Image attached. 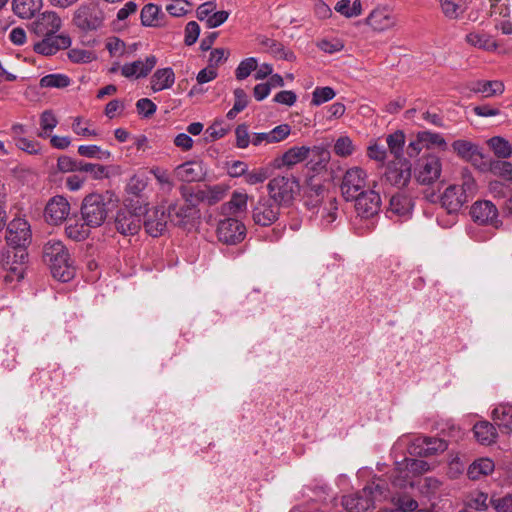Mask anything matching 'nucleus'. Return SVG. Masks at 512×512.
Segmentation results:
<instances>
[{
    "label": "nucleus",
    "mask_w": 512,
    "mask_h": 512,
    "mask_svg": "<svg viewBox=\"0 0 512 512\" xmlns=\"http://www.w3.org/2000/svg\"><path fill=\"white\" fill-rule=\"evenodd\" d=\"M118 204L119 198L112 191L91 193L83 199L82 219L93 228L100 227L107 219L108 213L117 208Z\"/></svg>",
    "instance_id": "nucleus-1"
},
{
    "label": "nucleus",
    "mask_w": 512,
    "mask_h": 512,
    "mask_svg": "<svg viewBox=\"0 0 512 512\" xmlns=\"http://www.w3.org/2000/svg\"><path fill=\"white\" fill-rule=\"evenodd\" d=\"M43 261L49 266L55 279L68 282L74 277L73 262L67 248L61 241L50 240L44 245Z\"/></svg>",
    "instance_id": "nucleus-2"
},
{
    "label": "nucleus",
    "mask_w": 512,
    "mask_h": 512,
    "mask_svg": "<svg viewBox=\"0 0 512 512\" xmlns=\"http://www.w3.org/2000/svg\"><path fill=\"white\" fill-rule=\"evenodd\" d=\"M388 494L386 482L378 478L377 481L368 484L361 491L344 496L342 505L349 512H368L374 508L376 501L386 499Z\"/></svg>",
    "instance_id": "nucleus-3"
},
{
    "label": "nucleus",
    "mask_w": 512,
    "mask_h": 512,
    "mask_svg": "<svg viewBox=\"0 0 512 512\" xmlns=\"http://www.w3.org/2000/svg\"><path fill=\"white\" fill-rule=\"evenodd\" d=\"M447 449V443L439 438L403 434L392 447L394 453L407 452L414 456H429Z\"/></svg>",
    "instance_id": "nucleus-4"
},
{
    "label": "nucleus",
    "mask_w": 512,
    "mask_h": 512,
    "mask_svg": "<svg viewBox=\"0 0 512 512\" xmlns=\"http://www.w3.org/2000/svg\"><path fill=\"white\" fill-rule=\"evenodd\" d=\"M341 193L345 200L352 201L366 190L372 189L368 181V174L365 169L354 166L346 170L340 185Z\"/></svg>",
    "instance_id": "nucleus-5"
},
{
    "label": "nucleus",
    "mask_w": 512,
    "mask_h": 512,
    "mask_svg": "<svg viewBox=\"0 0 512 512\" xmlns=\"http://www.w3.org/2000/svg\"><path fill=\"white\" fill-rule=\"evenodd\" d=\"M429 469L430 466L426 461L405 457L403 461L395 463V469L390 475L391 484L394 487L403 488L411 477L423 474Z\"/></svg>",
    "instance_id": "nucleus-6"
},
{
    "label": "nucleus",
    "mask_w": 512,
    "mask_h": 512,
    "mask_svg": "<svg viewBox=\"0 0 512 512\" xmlns=\"http://www.w3.org/2000/svg\"><path fill=\"white\" fill-rule=\"evenodd\" d=\"M310 153L317 155L321 162L326 163L329 159V153L321 146H293L288 149L281 157L274 160V167L281 169L283 167L291 168L306 160Z\"/></svg>",
    "instance_id": "nucleus-7"
},
{
    "label": "nucleus",
    "mask_w": 512,
    "mask_h": 512,
    "mask_svg": "<svg viewBox=\"0 0 512 512\" xmlns=\"http://www.w3.org/2000/svg\"><path fill=\"white\" fill-rule=\"evenodd\" d=\"M25 250H7L2 254L0 273L6 283L18 282L24 277Z\"/></svg>",
    "instance_id": "nucleus-8"
},
{
    "label": "nucleus",
    "mask_w": 512,
    "mask_h": 512,
    "mask_svg": "<svg viewBox=\"0 0 512 512\" xmlns=\"http://www.w3.org/2000/svg\"><path fill=\"white\" fill-rule=\"evenodd\" d=\"M104 18L100 4L92 0L81 4L76 9L73 22L81 30L92 31L102 26Z\"/></svg>",
    "instance_id": "nucleus-9"
},
{
    "label": "nucleus",
    "mask_w": 512,
    "mask_h": 512,
    "mask_svg": "<svg viewBox=\"0 0 512 512\" xmlns=\"http://www.w3.org/2000/svg\"><path fill=\"white\" fill-rule=\"evenodd\" d=\"M270 198L279 206L289 204L299 190V182L293 176H276L267 185Z\"/></svg>",
    "instance_id": "nucleus-10"
},
{
    "label": "nucleus",
    "mask_w": 512,
    "mask_h": 512,
    "mask_svg": "<svg viewBox=\"0 0 512 512\" xmlns=\"http://www.w3.org/2000/svg\"><path fill=\"white\" fill-rule=\"evenodd\" d=\"M365 24L376 33H384L397 27L398 18L390 5L379 4L365 18Z\"/></svg>",
    "instance_id": "nucleus-11"
},
{
    "label": "nucleus",
    "mask_w": 512,
    "mask_h": 512,
    "mask_svg": "<svg viewBox=\"0 0 512 512\" xmlns=\"http://www.w3.org/2000/svg\"><path fill=\"white\" fill-rule=\"evenodd\" d=\"M470 215L472 220L479 225L493 228H499L502 225L496 205L489 200H478L473 203Z\"/></svg>",
    "instance_id": "nucleus-12"
},
{
    "label": "nucleus",
    "mask_w": 512,
    "mask_h": 512,
    "mask_svg": "<svg viewBox=\"0 0 512 512\" xmlns=\"http://www.w3.org/2000/svg\"><path fill=\"white\" fill-rule=\"evenodd\" d=\"M6 241L12 250H25L31 242L29 223L22 218L13 219L7 226Z\"/></svg>",
    "instance_id": "nucleus-13"
},
{
    "label": "nucleus",
    "mask_w": 512,
    "mask_h": 512,
    "mask_svg": "<svg viewBox=\"0 0 512 512\" xmlns=\"http://www.w3.org/2000/svg\"><path fill=\"white\" fill-rule=\"evenodd\" d=\"M141 226V211H131L126 206L117 210L114 216V227L117 232L124 236L135 235L141 229Z\"/></svg>",
    "instance_id": "nucleus-14"
},
{
    "label": "nucleus",
    "mask_w": 512,
    "mask_h": 512,
    "mask_svg": "<svg viewBox=\"0 0 512 512\" xmlns=\"http://www.w3.org/2000/svg\"><path fill=\"white\" fill-rule=\"evenodd\" d=\"M376 182H373L372 189L361 193L357 198L352 199L355 202V210L358 216L362 218H372L378 214L381 208V197L374 190Z\"/></svg>",
    "instance_id": "nucleus-15"
},
{
    "label": "nucleus",
    "mask_w": 512,
    "mask_h": 512,
    "mask_svg": "<svg viewBox=\"0 0 512 512\" xmlns=\"http://www.w3.org/2000/svg\"><path fill=\"white\" fill-rule=\"evenodd\" d=\"M411 178V163L406 158H396L386 166L384 179L391 185L402 187Z\"/></svg>",
    "instance_id": "nucleus-16"
},
{
    "label": "nucleus",
    "mask_w": 512,
    "mask_h": 512,
    "mask_svg": "<svg viewBox=\"0 0 512 512\" xmlns=\"http://www.w3.org/2000/svg\"><path fill=\"white\" fill-rule=\"evenodd\" d=\"M279 205L271 198H260L252 210V219L256 225L267 227L279 217Z\"/></svg>",
    "instance_id": "nucleus-17"
},
{
    "label": "nucleus",
    "mask_w": 512,
    "mask_h": 512,
    "mask_svg": "<svg viewBox=\"0 0 512 512\" xmlns=\"http://www.w3.org/2000/svg\"><path fill=\"white\" fill-rule=\"evenodd\" d=\"M217 235L221 242L234 245L245 238L246 227L241 221L228 217L219 222Z\"/></svg>",
    "instance_id": "nucleus-18"
},
{
    "label": "nucleus",
    "mask_w": 512,
    "mask_h": 512,
    "mask_svg": "<svg viewBox=\"0 0 512 512\" xmlns=\"http://www.w3.org/2000/svg\"><path fill=\"white\" fill-rule=\"evenodd\" d=\"M442 164L439 157L429 155L423 157L415 170V178L418 183L429 185L434 183L441 175Z\"/></svg>",
    "instance_id": "nucleus-19"
},
{
    "label": "nucleus",
    "mask_w": 512,
    "mask_h": 512,
    "mask_svg": "<svg viewBox=\"0 0 512 512\" xmlns=\"http://www.w3.org/2000/svg\"><path fill=\"white\" fill-rule=\"evenodd\" d=\"M42 39L33 44V50L43 56H52L58 51L67 49L71 45V39L65 34H49L41 36Z\"/></svg>",
    "instance_id": "nucleus-20"
},
{
    "label": "nucleus",
    "mask_w": 512,
    "mask_h": 512,
    "mask_svg": "<svg viewBox=\"0 0 512 512\" xmlns=\"http://www.w3.org/2000/svg\"><path fill=\"white\" fill-rule=\"evenodd\" d=\"M61 26V18L53 11L42 13L30 25L31 31L37 36L55 34L60 30Z\"/></svg>",
    "instance_id": "nucleus-21"
},
{
    "label": "nucleus",
    "mask_w": 512,
    "mask_h": 512,
    "mask_svg": "<svg viewBox=\"0 0 512 512\" xmlns=\"http://www.w3.org/2000/svg\"><path fill=\"white\" fill-rule=\"evenodd\" d=\"M70 204L63 196H55L49 200L45 207L44 216L48 223L58 225L68 217Z\"/></svg>",
    "instance_id": "nucleus-22"
},
{
    "label": "nucleus",
    "mask_w": 512,
    "mask_h": 512,
    "mask_svg": "<svg viewBox=\"0 0 512 512\" xmlns=\"http://www.w3.org/2000/svg\"><path fill=\"white\" fill-rule=\"evenodd\" d=\"M412 210V199L405 194L398 193L391 197L387 213L391 219L405 221L411 217Z\"/></svg>",
    "instance_id": "nucleus-23"
},
{
    "label": "nucleus",
    "mask_w": 512,
    "mask_h": 512,
    "mask_svg": "<svg viewBox=\"0 0 512 512\" xmlns=\"http://www.w3.org/2000/svg\"><path fill=\"white\" fill-rule=\"evenodd\" d=\"M156 64L157 57L149 55L144 60H136L131 63L124 64L121 67V74L126 78H143L153 70Z\"/></svg>",
    "instance_id": "nucleus-24"
},
{
    "label": "nucleus",
    "mask_w": 512,
    "mask_h": 512,
    "mask_svg": "<svg viewBox=\"0 0 512 512\" xmlns=\"http://www.w3.org/2000/svg\"><path fill=\"white\" fill-rule=\"evenodd\" d=\"M174 174L179 181L191 183L202 180L205 171L201 162L188 161L178 165L174 170Z\"/></svg>",
    "instance_id": "nucleus-25"
},
{
    "label": "nucleus",
    "mask_w": 512,
    "mask_h": 512,
    "mask_svg": "<svg viewBox=\"0 0 512 512\" xmlns=\"http://www.w3.org/2000/svg\"><path fill=\"white\" fill-rule=\"evenodd\" d=\"M466 202H468L466 196L461 193L460 186L456 184L448 186L441 196V204L448 213L459 211Z\"/></svg>",
    "instance_id": "nucleus-26"
},
{
    "label": "nucleus",
    "mask_w": 512,
    "mask_h": 512,
    "mask_svg": "<svg viewBox=\"0 0 512 512\" xmlns=\"http://www.w3.org/2000/svg\"><path fill=\"white\" fill-rule=\"evenodd\" d=\"M167 218L165 210L162 207H157L150 213L144 221V227L146 232L152 237H158L166 229Z\"/></svg>",
    "instance_id": "nucleus-27"
},
{
    "label": "nucleus",
    "mask_w": 512,
    "mask_h": 512,
    "mask_svg": "<svg viewBox=\"0 0 512 512\" xmlns=\"http://www.w3.org/2000/svg\"><path fill=\"white\" fill-rule=\"evenodd\" d=\"M175 83V73L172 68L157 69L151 77V89L154 92L170 89Z\"/></svg>",
    "instance_id": "nucleus-28"
},
{
    "label": "nucleus",
    "mask_w": 512,
    "mask_h": 512,
    "mask_svg": "<svg viewBox=\"0 0 512 512\" xmlns=\"http://www.w3.org/2000/svg\"><path fill=\"white\" fill-rule=\"evenodd\" d=\"M465 40L469 45L485 51H495L498 48L494 38L484 31H472L466 35Z\"/></svg>",
    "instance_id": "nucleus-29"
},
{
    "label": "nucleus",
    "mask_w": 512,
    "mask_h": 512,
    "mask_svg": "<svg viewBox=\"0 0 512 512\" xmlns=\"http://www.w3.org/2000/svg\"><path fill=\"white\" fill-rule=\"evenodd\" d=\"M248 195L244 192L234 191L230 200L221 206L222 214L237 215L246 211Z\"/></svg>",
    "instance_id": "nucleus-30"
},
{
    "label": "nucleus",
    "mask_w": 512,
    "mask_h": 512,
    "mask_svg": "<svg viewBox=\"0 0 512 512\" xmlns=\"http://www.w3.org/2000/svg\"><path fill=\"white\" fill-rule=\"evenodd\" d=\"M227 190V186L223 184L207 186L204 189L197 190L196 197L200 199L201 202L208 205H214L225 197Z\"/></svg>",
    "instance_id": "nucleus-31"
},
{
    "label": "nucleus",
    "mask_w": 512,
    "mask_h": 512,
    "mask_svg": "<svg viewBox=\"0 0 512 512\" xmlns=\"http://www.w3.org/2000/svg\"><path fill=\"white\" fill-rule=\"evenodd\" d=\"M42 8V0H13V12L20 18L30 19Z\"/></svg>",
    "instance_id": "nucleus-32"
},
{
    "label": "nucleus",
    "mask_w": 512,
    "mask_h": 512,
    "mask_svg": "<svg viewBox=\"0 0 512 512\" xmlns=\"http://www.w3.org/2000/svg\"><path fill=\"white\" fill-rule=\"evenodd\" d=\"M495 424L505 433L512 432V406L503 404L497 406L492 412Z\"/></svg>",
    "instance_id": "nucleus-33"
},
{
    "label": "nucleus",
    "mask_w": 512,
    "mask_h": 512,
    "mask_svg": "<svg viewBox=\"0 0 512 512\" xmlns=\"http://www.w3.org/2000/svg\"><path fill=\"white\" fill-rule=\"evenodd\" d=\"M452 148L460 158L466 161H474L481 156L478 146L468 140H456L452 143Z\"/></svg>",
    "instance_id": "nucleus-34"
},
{
    "label": "nucleus",
    "mask_w": 512,
    "mask_h": 512,
    "mask_svg": "<svg viewBox=\"0 0 512 512\" xmlns=\"http://www.w3.org/2000/svg\"><path fill=\"white\" fill-rule=\"evenodd\" d=\"M474 436L483 445H490L497 437L496 428L487 421H481L474 425Z\"/></svg>",
    "instance_id": "nucleus-35"
},
{
    "label": "nucleus",
    "mask_w": 512,
    "mask_h": 512,
    "mask_svg": "<svg viewBox=\"0 0 512 512\" xmlns=\"http://www.w3.org/2000/svg\"><path fill=\"white\" fill-rule=\"evenodd\" d=\"M494 462L489 458L475 460L468 468L467 475L471 480H478L494 471Z\"/></svg>",
    "instance_id": "nucleus-36"
},
{
    "label": "nucleus",
    "mask_w": 512,
    "mask_h": 512,
    "mask_svg": "<svg viewBox=\"0 0 512 512\" xmlns=\"http://www.w3.org/2000/svg\"><path fill=\"white\" fill-rule=\"evenodd\" d=\"M504 84L501 81H477L471 87V91L481 93L484 97H493L504 92Z\"/></svg>",
    "instance_id": "nucleus-37"
},
{
    "label": "nucleus",
    "mask_w": 512,
    "mask_h": 512,
    "mask_svg": "<svg viewBox=\"0 0 512 512\" xmlns=\"http://www.w3.org/2000/svg\"><path fill=\"white\" fill-rule=\"evenodd\" d=\"M338 203L336 198H330L319 210L320 225L323 228H329L337 219Z\"/></svg>",
    "instance_id": "nucleus-38"
},
{
    "label": "nucleus",
    "mask_w": 512,
    "mask_h": 512,
    "mask_svg": "<svg viewBox=\"0 0 512 512\" xmlns=\"http://www.w3.org/2000/svg\"><path fill=\"white\" fill-rule=\"evenodd\" d=\"M488 146L496 157L507 159L512 155V146L508 140L503 137L495 136L488 140Z\"/></svg>",
    "instance_id": "nucleus-39"
},
{
    "label": "nucleus",
    "mask_w": 512,
    "mask_h": 512,
    "mask_svg": "<svg viewBox=\"0 0 512 512\" xmlns=\"http://www.w3.org/2000/svg\"><path fill=\"white\" fill-rule=\"evenodd\" d=\"M386 144L390 153L394 156V158H404L403 157V148L405 144V135L403 131L397 130L394 133L387 135Z\"/></svg>",
    "instance_id": "nucleus-40"
},
{
    "label": "nucleus",
    "mask_w": 512,
    "mask_h": 512,
    "mask_svg": "<svg viewBox=\"0 0 512 512\" xmlns=\"http://www.w3.org/2000/svg\"><path fill=\"white\" fill-rule=\"evenodd\" d=\"M356 149L357 147L353 140L347 135H341L337 138L333 146L334 153L342 158L350 157L355 153Z\"/></svg>",
    "instance_id": "nucleus-41"
},
{
    "label": "nucleus",
    "mask_w": 512,
    "mask_h": 512,
    "mask_svg": "<svg viewBox=\"0 0 512 512\" xmlns=\"http://www.w3.org/2000/svg\"><path fill=\"white\" fill-rule=\"evenodd\" d=\"M367 157L375 162L384 165L387 159V149L380 142V139H372L367 146Z\"/></svg>",
    "instance_id": "nucleus-42"
},
{
    "label": "nucleus",
    "mask_w": 512,
    "mask_h": 512,
    "mask_svg": "<svg viewBox=\"0 0 512 512\" xmlns=\"http://www.w3.org/2000/svg\"><path fill=\"white\" fill-rule=\"evenodd\" d=\"M91 228L93 227L87 225V222L85 221L83 223L75 221L74 223H70L66 226L65 232L70 239L81 241L89 236Z\"/></svg>",
    "instance_id": "nucleus-43"
},
{
    "label": "nucleus",
    "mask_w": 512,
    "mask_h": 512,
    "mask_svg": "<svg viewBox=\"0 0 512 512\" xmlns=\"http://www.w3.org/2000/svg\"><path fill=\"white\" fill-rule=\"evenodd\" d=\"M160 8L152 3L146 4L140 14L141 23L144 26L155 27L159 25Z\"/></svg>",
    "instance_id": "nucleus-44"
},
{
    "label": "nucleus",
    "mask_w": 512,
    "mask_h": 512,
    "mask_svg": "<svg viewBox=\"0 0 512 512\" xmlns=\"http://www.w3.org/2000/svg\"><path fill=\"white\" fill-rule=\"evenodd\" d=\"M42 88H65L70 84V78L64 74H48L40 79Z\"/></svg>",
    "instance_id": "nucleus-45"
},
{
    "label": "nucleus",
    "mask_w": 512,
    "mask_h": 512,
    "mask_svg": "<svg viewBox=\"0 0 512 512\" xmlns=\"http://www.w3.org/2000/svg\"><path fill=\"white\" fill-rule=\"evenodd\" d=\"M420 133V142H423L426 148L438 147L442 150L447 149V142L439 133L422 131Z\"/></svg>",
    "instance_id": "nucleus-46"
},
{
    "label": "nucleus",
    "mask_w": 512,
    "mask_h": 512,
    "mask_svg": "<svg viewBox=\"0 0 512 512\" xmlns=\"http://www.w3.org/2000/svg\"><path fill=\"white\" fill-rule=\"evenodd\" d=\"M79 155L87 158H96L99 160H108L111 157V152L103 150L97 145H80L78 147Z\"/></svg>",
    "instance_id": "nucleus-47"
},
{
    "label": "nucleus",
    "mask_w": 512,
    "mask_h": 512,
    "mask_svg": "<svg viewBox=\"0 0 512 512\" xmlns=\"http://www.w3.org/2000/svg\"><path fill=\"white\" fill-rule=\"evenodd\" d=\"M79 172L89 173L95 180H101L109 177L108 168L101 164H94L81 161Z\"/></svg>",
    "instance_id": "nucleus-48"
},
{
    "label": "nucleus",
    "mask_w": 512,
    "mask_h": 512,
    "mask_svg": "<svg viewBox=\"0 0 512 512\" xmlns=\"http://www.w3.org/2000/svg\"><path fill=\"white\" fill-rule=\"evenodd\" d=\"M148 177L145 173L133 175L127 184V192L129 194L139 196L148 185Z\"/></svg>",
    "instance_id": "nucleus-49"
},
{
    "label": "nucleus",
    "mask_w": 512,
    "mask_h": 512,
    "mask_svg": "<svg viewBox=\"0 0 512 512\" xmlns=\"http://www.w3.org/2000/svg\"><path fill=\"white\" fill-rule=\"evenodd\" d=\"M443 14L449 19H456L463 13L461 0H439Z\"/></svg>",
    "instance_id": "nucleus-50"
},
{
    "label": "nucleus",
    "mask_w": 512,
    "mask_h": 512,
    "mask_svg": "<svg viewBox=\"0 0 512 512\" xmlns=\"http://www.w3.org/2000/svg\"><path fill=\"white\" fill-rule=\"evenodd\" d=\"M394 505V508L386 509L385 512H412L418 507L417 501L408 495L399 496Z\"/></svg>",
    "instance_id": "nucleus-51"
},
{
    "label": "nucleus",
    "mask_w": 512,
    "mask_h": 512,
    "mask_svg": "<svg viewBox=\"0 0 512 512\" xmlns=\"http://www.w3.org/2000/svg\"><path fill=\"white\" fill-rule=\"evenodd\" d=\"M336 93L333 88L329 86L316 87L312 93L311 104L314 106H320L321 104L332 100Z\"/></svg>",
    "instance_id": "nucleus-52"
},
{
    "label": "nucleus",
    "mask_w": 512,
    "mask_h": 512,
    "mask_svg": "<svg viewBox=\"0 0 512 512\" xmlns=\"http://www.w3.org/2000/svg\"><path fill=\"white\" fill-rule=\"evenodd\" d=\"M258 66V61L255 57H249L242 60L235 70V76L238 80L246 79L251 72L255 71Z\"/></svg>",
    "instance_id": "nucleus-53"
},
{
    "label": "nucleus",
    "mask_w": 512,
    "mask_h": 512,
    "mask_svg": "<svg viewBox=\"0 0 512 512\" xmlns=\"http://www.w3.org/2000/svg\"><path fill=\"white\" fill-rule=\"evenodd\" d=\"M150 173L155 177L163 190L167 192L172 190L174 184L167 170L160 167H153L150 169Z\"/></svg>",
    "instance_id": "nucleus-54"
},
{
    "label": "nucleus",
    "mask_w": 512,
    "mask_h": 512,
    "mask_svg": "<svg viewBox=\"0 0 512 512\" xmlns=\"http://www.w3.org/2000/svg\"><path fill=\"white\" fill-rule=\"evenodd\" d=\"M268 169L264 167L248 170L244 175L246 184L256 185L263 183L268 178Z\"/></svg>",
    "instance_id": "nucleus-55"
},
{
    "label": "nucleus",
    "mask_w": 512,
    "mask_h": 512,
    "mask_svg": "<svg viewBox=\"0 0 512 512\" xmlns=\"http://www.w3.org/2000/svg\"><path fill=\"white\" fill-rule=\"evenodd\" d=\"M68 58L74 63H90L96 56L94 52L82 48H73L68 52Z\"/></svg>",
    "instance_id": "nucleus-56"
},
{
    "label": "nucleus",
    "mask_w": 512,
    "mask_h": 512,
    "mask_svg": "<svg viewBox=\"0 0 512 512\" xmlns=\"http://www.w3.org/2000/svg\"><path fill=\"white\" fill-rule=\"evenodd\" d=\"M488 495L483 492L472 493L467 500V507L477 510L484 511L488 508Z\"/></svg>",
    "instance_id": "nucleus-57"
},
{
    "label": "nucleus",
    "mask_w": 512,
    "mask_h": 512,
    "mask_svg": "<svg viewBox=\"0 0 512 512\" xmlns=\"http://www.w3.org/2000/svg\"><path fill=\"white\" fill-rule=\"evenodd\" d=\"M459 186L461 189V193H463L464 196H466L467 200H469L476 194V181L472 177V175L467 171L462 173V183Z\"/></svg>",
    "instance_id": "nucleus-58"
},
{
    "label": "nucleus",
    "mask_w": 512,
    "mask_h": 512,
    "mask_svg": "<svg viewBox=\"0 0 512 512\" xmlns=\"http://www.w3.org/2000/svg\"><path fill=\"white\" fill-rule=\"evenodd\" d=\"M16 146L31 155H36L41 152V145L38 141L31 140L25 137H17L16 138Z\"/></svg>",
    "instance_id": "nucleus-59"
},
{
    "label": "nucleus",
    "mask_w": 512,
    "mask_h": 512,
    "mask_svg": "<svg viewBox=\"0 0 512 512\" xmlns=\"http://www.w3.org/2000/svg\"><path fill=\"white\" fill-rule=\"evenodd\" d=\"M228 132V128L223 125V121H215L212 125H210L206 131V139L208 141H215L222 137H224Z\"/></svg>",
    "instance_id": "nucleus-60"
},
{
    "label": "nucleus",
    "mask_w": 512,
    "mask_h": 512,
    "mask_svg": "<svg viewBox=\"0 0 512 512\" xmlns=\"http://www.w3.org/2000/svg\"><path fill=\"white\" fill-rule=\"evenodd\" d=\"M189 8L190 4L185 0H173L166 5V11L173 17L184 16Z\"/></svg>",
    "instance_id": "nucleus-61"
},
{
    "label": "nucleus",
    "mask_w": 512,
    "mask_h": 512,
    "mask_svg": "<svg viewBox=\"0 0 512 512\" xmlns=\"http://www.w3.org/2000/svg\"><path fill=\"white\" fill-rule=\"evenodd\" d=\"M81 161L75 160L69 156H60L57 160V168L63 173L79 172Z\"/></svg>",
    "instance_id": "nucleus-62"
},
{
    "label": "nucleus",
    "mask_w": 512,
    "mask_h": 512,
    "mask_svg": "<svg viewBox=\"0 0 512 512\" xmlns=\"http://www.w3.org/2000/svg\"><path fill=\"white\" fill-rule=\"evenodd\" d=\"M491 170L508 181H512V163L508 161H496L492 164Z\"/></svg>",
    "instance_id": "nucleus-63"
},
{
    "label": "nucleus",
    "mask_w": 512,
    "mask_h": 512,
    "mask_svg": "<svg viewBox=\"0 0 512 512\" xmlns=\"http://www.w3.org/2000/svg\"><path fill=\"white\" fill-rule=\"evenodd\" d=\"M491 505L497 512H512V494L500 498H492Z\"/></svg>",
    "instance_id": "nucleus-64"
}]
</instances>
